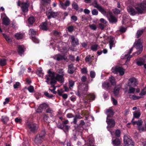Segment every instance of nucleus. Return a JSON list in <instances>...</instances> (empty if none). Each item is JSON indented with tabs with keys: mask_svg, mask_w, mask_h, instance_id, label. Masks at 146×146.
<instances>
[{
	"mask_svg": "<svg viewBox=\"0 0 146 146\" xmlns=\"http://www.w3.org/2000/svg\"><path fill=\"white\" fill-rule=\"evenodd\" d=\"M63 72L62 69L58 71V73L60 74L48 70V75L45 76V82L47 84H50L52 85H55L57 81L61 83H62L64 81Z\"/></svg>",
	"mask_w": 146,
	"mask_h": 146,
	"instance_id": "nucleus-1",
	"label": "nucleus"
},
{
	"mask_svg": "<svg viewBox=\"0 0 146 146\" xmlns=\"http://www.w3.org/2000/svg\"><path fill=\"white\" fill-rule=\"evenodd\" d=\"M134 7L135 9L131 7H128L127 10L128 13L132 15H134L137 14H141L144 10H146V0L144 1L140 4L136 5Z\"/></svg>",
	"mask_w": 146,
	"mask_h": 146,
	"instance_id": "nucleus-2",
	"label": "nucleus"
},
{
	"mask_svg": "<svg viewBox=\"0 0 146 146\" xmlns=\"http://www.w3.org/2000/svg\"><path fill=\"white\" fill-rule=\"evenodd\" d=\"M112 72L115 74L118 73H119L120 75L122 76L124 73L125 70L123 68L118 66L114 67L112 68L111 69Z\"/></svg>",
	"mask_w": 146,
	"mask_h": 146,
	"instance_id": "nucleus-3",
	"label": "nucleus"
},
{
	"mask_svg": "<svg viewBox=\"0 0 146 146\" xmlns=\"http://www.w3.org/2000/svg\"><path fill=\"white\" fill-rule=\"evenodd\" d=\"M143 42V40L141 39H138L135 42V47L138 51L137 52V55L139 54L142 50V44Z\"/></svg>",
	"mask_w": 146,
	"mask_h": 146,
	"instance_id": "nucleus-4",
	"label": "nucleus"
},
{
	"mask_svg": "<svg viewBox=\"0 0 146 146\" xmlns=\"http://www.w3.org/2000/svg\"><path fill=\"white\" fill-rule=\"evenodd\" d=\"M47 6L48 7L47 8V7H46V9H49L48 11H47L46 13V15L48 18L50 19L51 17H55L57 16L58 15L57 13L52 12L51 8L49 7V6L48 5Z\"/></svg>",
	"mask_w": 146,
	"mask_h": 146,
	"instance_id": "nucleus-5",
	"label": "nucleus"
},
{
	"mask_svg": "<svg viewBox=\"0 0 146 146\" xmlns=\"http://www.w3.org/2000/svg\"><path fill=\"white\" fill-rule=\"evenodd\" d=\"M138 82L137 80L134 77L130 78L127 82V85L128 86H136L138 85Z\"/></svg>",
	"mask_w": 146,
	"mask_h": 146,
	"instance_id": "nucleus-6",
	"label": "nucleus"
},
{
	"mask_svg": "<svg viewBox=\"0 0 146 146\" xmlns=\"http://www.w3.org/2000/svg\"><path fill=\"white\" fill-rule=\"evenodd\" d=\"M106 122L108 124L107 128L108 130L110 131L111 135H112V133L110 130L109 128L113 127L115 126V121L112 119H108V118H107Z\"/></svg>",
	"mask_w": 146,
	"mask_h": 146,
	"instance_id": "nucleus-7",
	"label": "nucleus"
},
{
	"mask_svg": "<svg viewBox=\"0 0 146 146\" xmlns=\"http://www.w3.org/2000/svg\"><path fill=\"white\" fill-rule=\"evenodd\" d=\"M45 139H43L42 136H40V134H37L34 140L35 143L38 146L40 145L43 140Z\"/></svg>",
	"mask_w": 146,
	"mask_h": 146,
	"instance_id": "nucleus-8",
	"label": "nucleus"
},
{
	"mask_svg": "<svg viewBox=\"0 0 146 146\" xmlns=\"http://www.w3.org/2000/svg\"><path fill=\"white\" fill-rule=\"evenodd\" d=\"M124 143L125 146H134L132 140L126 136L124 137Z\"/></svg>",
	"mask_w": 146,
	"mask_h": 146,
	"instance_id": "nucleus-9",
	"label": "nucleus"
},
{
	"mask_svg": "<svg viewBox=\"0 0 146 146\" xmlns=\"http://www.w3.org/2000/svg\"><path fill=\"white\" fill-rule=\"evenodd\" d=\"M136 20H131L129 19V17L127 16H123V17L122 23L123 24H126V23L133 24L135 22H137Z\"/></svg>",
	"mask_w": 146,
	"mask_h": 146,
	"instance_id": "nucleus-10",
	"label": "nucleus"
},
{
	"mask_svg": "<svg viewBox=\"0 0 146 146\" xmlns=\"http://www.w3.org/2000/svg\"><path fill=\"white\" fill-rule=\"evenodd\" d=\"M87 142L85 146H95L94 145V139L92 135L87 137Z\"/></svg>",
	"mask_w": 146,
	"mask_h": 146,
	"instance_id": "nucleus-11",
	"label": "nucleus"
},
{
	"mask_svg": "<svg viewBox=\"0 0 146 146\" xmlns=\"http://www.w3.org/2000/svg\"><path fill=\"white\" fill-rule=\"evenodd\" d=\"M27 126L30 130L33 132L36 131L38 127V125L37 124L32 122L29 123Z\"/></svg>",
	"mask_w": 146,
	"mask_h": 146,
	"instance_id": "nucleus-12",
	"label": "nucleus"
},
{
	"mask_svg": "<svg viewBox=\"0 0 146 146\" xmlns=\"http://www.w3.org/2000/svg\"><path fill=\"white\" fill-rule=\"evenodd\" d=\"M70 4V2L69 0H66L65 3H63L62 1H59V5L60 7L63 9H65Z\"/></svg>",
	"mask_w": 146,
	"mask_h": 146,
	"instance_id": "nucleus-13",
	"label": "nucleus"
},
{
	"mask_svg": "<svg viewBox=\"0 0 146 146\" xmlns=\"http://www.w3.org/2000/svg\"><path fill=\"white\" fill-rule=\"evenodd\" d=\"M29 5V3L27 2H24L21 3V9L23 12L25 13L28 11V7Z\"/></svg>",
	"mask_w": 146,
	"mask_h": 146,
	"instance_id": "nucleus-14",
	"label": "nucleus"
},
{
	"mask_svg": "<svg viewBox=\"0 0 146 146\" xmlns=\"http://www.w3.org/2000/svg\"><path fill=\"white\" fill-rule=\"evenodd\" d=\"M48 107V105L45 103L40 104L39 106L36 111L37 112H41L43 110L46 109Z\"/></svg>",
	"mask_w": 146,
	"mask_h": 146,
	"instance_id": "nucleus-15",
	"label": "nucleus"
},
{
	"mask_svg": "<svg viewBox=\"0 0 146 146\" xmlns=\"http://www.w3.org/2000/svg\"><path fill=\"white\" fill-rule=\"evenodd\" d=\"M71 38L72 44L74 46L79 44L78 40L77 38H75L74 36H71L70 38Z\"/></svg>",
	"mask_w": 146,
	"mask_h": 146,
	"instance_id": "nucleus-16",
	"label": "nucleus"
},
{
	"mask_svg": "<svg viewBox=\"0 0 146 146\" xmlns=\"http://www.w3.org/2000/svg\"><path fill=\"white\" fill-rule=\"evenodd\" d=\"M145 57H144L143 58H139L137 59L136 62L137 64L140 66L143 65L144 64L145 62Z\"/></svg>",
	"mask_w": 146,
	"mask_h": 146,
	"instance_id": "nucleus-17",
	"label": "nucleus"
},
{
	"mask_svg": "<svg viewBox=\"0 0 146 146\" xmlns=\"http://www.w3.org/2000/svg\"><path fill=\"white\" fill-rule=\"evenodd\" d=\"M129 88L128 89L127 88H125L124 90L125 92H127L129 94H134L135 90V88L133 87V86H129Z\"/></svg>",
	"mask_w": 146,
	"mask_h": 146,
	"instance_id": "nucleus-18",
	"label": "nucleus"
},
{
	"mask_svg": "<svg viewBox=\"0 0 146 146\" xmlns=\"http://www.w3.org/2000/svg\"><path fill=\"white\" fill-rule=\"evenodd\" d=\"M114 137H113L112 143L114 146H119L121 143L120 140L117 138L114 139Z\"/></svg>",
	"mask_w": 146,
	"mask_h": 146,
	"instance_id": "nucleus-19",
	"label": "nucleus"
},
{
	"mask_svg": "<svg viewBox=\"0 0 146 146\" xmlns=\"http://www.w3.org/2000/svg\"><path fill=\"white\" fill-rule=\"evenodd\" d=\"M132 50L133 48H132L129 50V51L128 52V54H125L124 58H123V56H121V58L123 59H127V60H129L132 57V56H130L129 54L132 52Z\"/></svg>",
	"mask_w": 146,
	"mask_h": 146,
	"instance_id": "nucleus-20",
	"label": "nucleus"
},
{
	"mask_svg": "<svg viewBox=\"0 0 146 146\" xmlns=\"http://www.w3.org/2000/svg\"><path fill=\"white\" fill-rule=\"evenodd\" d=\"M25 47L23 45L19 46L18 47V52L21 56L23 55L24 50L25 49Z\"/></svg>",
	"mask_w": 146,
	"mask_h": 146,
	"instance_id": "nucleus-21",
	"label": "nucleus"
},
{
	"mask_svg": "<svg viewBox=\"0 0 146 146\" xmlns=\"http://www.w3.org/2000/svg\"><path fill=\"white\" fill-rule=\"evenodd\" d=\"M50 0H41V5L42 6V5H43L42 7V9L44 11L45 10V6L47 3H49L50 2Z\"/></svg>",
	"mask_w": 146,
	"mask_h": 146,
	"instance_id": "nucleus-22",
	"label": "nucleus"
},
{
	"mask_svg": "<svg viewBox=\"0 0 146 146\" xmlns=\"http://www.w3.org/2000/svg\"><path fill=\"white\" fill-rule=\"evenodd\" d=\"M114 38L112 36H110V40L109 41L110 48V49H112L113 47L115 46V42H114Z\"/></svg>",
	"mask_w": 146,
	"mask_h": 146,
	"instance_id": "nucleus-23",
	"label": "nucleus"
},
{
	"mask_svg": "<svg viewBox=\"0 0 146 146\" xmlns=\"http://www.w3.org/2000/svg\"><path fill=\"white\" fill-rule=\"evenodd\" d=\"M106 113L107 115V118H108V119L109 117H112L113 114V112L111 108L107 110Z\"/></svg>",
	"mask_w": 146,
	"mask_h": 146,
	"instance_id": "nucleus-24",
	"label": "nucleus"
},
{
	"mask_svg": "<svg viewBox=\"0 0 146 146\" xmlns=\"http://www.w3.org/2000/svg\"><path fill=\"white\" fill-rule=\"evenodd\" d=\"M98 9L102 14L106 16H108V14H109V11H106L101 6Z\"/></svg>",
	"mask_w": 146,
	"mask_h": 146,
	"instance_id": "nucleus-25",
	"label": "nucleus"
},
{
	"mask_svg": "<svg viewBox=\"0 0 146 146\" xmlns=\"http://www.w3.org/2000/svg\"><path fill=\"white\" fill-rule=\"evenodd\" d=\"M141 113L139 110H137L133 112V118L132 119V121L133 120L134 118H139L140 116Z\"/></svg>",
	"mask_w": 146,
	"mask_h": 146,
	"instance_id": "nucleus-26",
	"label": "nucleus"
},
{
	"mask_svg": "<svg viewBox=\"0 0 146 146\" xmlns=\"http://www.w3.org/2000/svg\"><path fill=\"white\" fill-rule=\"evenodd\" d=\"M109 14L110 16L109 21L111 23H115L117 21V19L115 17L111 15V13L110 11H109Z\"/></svg>",
	"mask_w": 146,
	"mask_h": 146,
	"instance_id": "nucleus-27",
	"label": "nucleus"
},
{
	"mask_svg": "<svg viewBox=\"0 0 146 146\" xmlns=\"http://www.w3.org/2000/svg\"><path fill=\"white\" fill-rule=\"evenodd\" d=\"M132 123L133 125H134L135 123H136L137 125V127H140L142 125L143 123V121L141 119H139L137 121H133L132 120Z\"/></svg>",
	"mask_w": 146,
	"mask_h": 146,
	"instance_id": "nucleus-28",
	"label": "nucleus"
},
{
	"mask_svg": "<svg viewBox=\"0 0 146 146\" xmlns=\"http://www.w3.org/2000/svg\"><path fill=\"white\" fill-rule=\"evenodd\" d=\"M64 44H66V43H64L62 42H60L58 43H56L55 44V46L57 47L59 51H60L61 50V48H63L62 46Z\"/></svg>",
	"mask_w": 146,
	"mask_h": 146,
	"instance_id": "nucleus-29",
	"label": "nucleus"
},
{
	"mask_svg": "<svg viewBox=\"0 0 146 146\" xmlns=\"http://www.w3.org/2000/svg\"><path fill=\"white\" fill-rule=\"evenodd\" d=\"M75 68L74 67L72 64H70L68 66V72L70 74H72L74 72Z\"/></svg>",
	"mask_w": 146,
	"mask_h": 146,
	"instance_id": "nucleus-30",
	"label": "nucleus"
},
{
	"mask_svg": "<svg viewBox=\"0 0 146 146\" xmlns=\"http://www.w3.org/2000/svg\"><path fill=\"white\" fill-rule=\"evenodd\" d=\"M120 87V86L118 85L115 88L113 93L115 96H117L118 95Z\"/></svg>",
	"mask_w": 146,
	"mask_h": 146,
	"instance_id": "nucleus-31",
	"label": "nucleus"
},
{
	"mask_svg": "<svg viewBox=\"0 0 146 146\" xmlns=\"http://www.w3.org/2000/svg\"><path fill=\"white\" fill-rule=\"evenodd\" d=\"M24 34L23 33L19 32L16 33L15 35V36L17 39H21L23 38Z\"/></svg>",
	"mask_w": 146,
	"mask_h": 146,
	"instance_id": "nucleus-32",
	"label": "nucleus"
},
{
	"mask_svg": "<svg viewBox=\"0 0 146 146\" xmlns=\"http://www.w3.org/2000/svg\"><path fill=\"white\" fill-rule=\"evenodd\" d=\"M53 58L57 60H62L63 59V57L59 54L53 56Z\"/></svg>",
	"mask_w": 146,
	"mask_h": 146,
	"instance_id": "nucleus-33",
	"label": "nucleus"
},
{
	"mask_svg": "<svg viewBox=\"0 0 146 146\" xmlns=\"http://www.w3.org/2000/svg\"><path fill=\"white\" fill-rule=\"evenodd\" d=\"M95 96L93 94H90L87 96L86 97V99L89 100V102H91L94 100L95 98Z\"/></svg>",
	"mask_w": 146,
	"mask_h": 146,
	"instance_id": "nucleus-34",
	"label": "nucleus"
},
{
	"mask_svg": "<svg viewBox=\"0 0 146 146\" xmlns=\"http://www.w3.org/2000/svg\"><path fill=\"white\" fill-rule=\"evenodd\" d=\"M40 29L44 30H47L48 29L47 27V24L46 23H43L40 25Z\"/></svg>",
	"mask_w": 146,
	"mask_h": 146,
	"instance_id": "nucleus-35",
	"label": "nucleus"
},
{
	"mask_svg": "<svg viewBox=\"0 0 146 146\" xmlns=\"http://www.w3.org/2000/svg\"><path fill=\"white\" fill-rule=\"evenodd\" d=\"M10 20L7 17L3 18V24L7 25L9 24Z\"/></svg>",
	"mask_w": 146,
	"mask_h": 146,
	"instance_id": "nucleus-36",
	"label": "nucleus"
},
{
	"mask_svg": "<svg viewBox=\"0 0 146 146\" xmlns=\"http://www.w3.org/2000/svg\"><path fill=\"white\" fill-rule=\"evenodd\" d=\"M29 33L31 38L35 36L36 35V32L33 29H30Z\"/></svg>",
	"mask_w": 146,
	"mask_h": 146,
	"instance_id": "nucleus-37",
	"label": "nucleus"
},
{
	"mask_svg": "<svg viewBox=\"0 0 146 146\" xmlns=\"http://www.w3.org/2000/svg\"><path fill=\"white\" fill-rule=\"evenodd\" d=\"M7 64V60L4 58L0 59V65L3 66Z\"/></svg>",
	"mask_w": 146,
	"mask_h": 146,
	"instance_id": "nucleus-38",
	"label": "nucleus"
},
{
	"mask_svg": "<svg viewBox=\"0 0 146 146\" xmlns=\"http://www.w3.org/2000/svg\"><path fill=\"white\" fill-rule=\"evenodd\" d=\"M93 56H92V57H91L90 55H88L87 56L85 59V60L86 62H88L89 63H90L91 62V60L92 58V57H93Z\"/></svg>",
	"mask_w": 146,
	"mask_h": 146,
	"instance_id": "nucleus-39",
	"label": "nucleus"
},
{
	"mask_svg": "<svg viewBox=\"0 0 146 146\" xmlns=\"http://www.w3.org/2000/svg\"><path fill=\"white\" fill-rule=\"evenodd\" d=\"M36 73L40 77H42L43 75V73L42 72L41 68H39L37 70Z\"/></svg>",
	"mask_w": 146,
	"mask_h": 146,
	"instance_id": "nucleus-40",
	"label": "nucleus"
},
{
	"mask_svg": "<svg viewBox=\"0 0 146 146\" xmlns=\"http://www.w3.org/2000/svg\"><path fill=\"white\" fill-rule=\"evenodd\" d=\"M109 79L110 82L112 85L115 84L116 82L115 79L113 77L111 76L109 78Z\"/></svg>",
	"mask_w": 146,
	"mask_h": 146,
	"instance_id": "nucleus-41",
	"label": "nucleus"
},
{
	"mask_svg": "<svg viewBox=\"0 0 146 146\" xmlns=\"http://www.w3.org/2000/svg\"><path fill=\"white\" fill-rule=\"evenodd\" d=\"M35 19L34 17H31L29 18L28 21L31 25H32L35 21Z\"/></svg>",
	"mask_w": 146,
	"mask_h": 146,
	"instance_id": "nucleus-42",
	"label": "nucleus"
},
{
	"mask_svg": "<svg viewBox=\"0 0 146 146\" xmlns=\"http://www.w3.org/2000/svg\"><path fill=\"white\" fill-rule=\"evenodd\" d=\"M74 84V82L71 80H69V87L70 89L72 88Z\"/></svg>",
	"mask_w": 146,
	"mask_h": 146,
	"instance_id": "nucleus-43",
	"label": "nucleus"
},
{
	"mask_svg": "<svg viewBox=\"0 0 146 146\" xmlns=\"http://www.w3.org/2000/svg\"><path fill=\"white\" fill-rule=\"evenodd\" d=\"M98 46L97 44L92 45L91 47V49L94 51H96L98 48Z\"/></svg>",
	"mask_w": 146,
	"mask_h": 146,
	"instance_id": "nucleus-44",
	"label": "nucleus"
},
{
	"mask_svg": "<svg viewBox=\"0 0 146 146\" xmlns=\"http://www.w3.org/2000/svg\"><path fill=\"white\" fill-rule=\"evenodd\" d=\"M143 31V30H139L137 31L136 37L137 38L139 37L142 34Z\"/></svg>",
	"mask_w": 146,
	"mask_h": 146,
	"instance_id": "nucleus-45",
	"label": "nucleus"
},
{
	"mask_svg": "<svg viewBox=\"0 0 146 146\" xmlns=\"http://www.w3.org/2000/svg\"><path fill=\"white\" fill-rule=\"evenodd\" d=\"M109 84L108 82H104L102 85V86L103 88L104 89H107L109 87Z\"/></svg>",
	"mask_w": 146,
	"mask_h": 146,
	"instance_id": "nucleus-46",
	"label": "nucleus"
},
{
	"mask_svg": "<svg viewBox=\"0 0 146 146\" xmlns=\"http://www.w3.org/2000/svg\"><path fill=\"white\" fill-rule=\"evenodd\" d=\"M1 120L2 121L5 123L6 122L8 121L9 118L5 116H2Z\"/></svg>",
	"mask_w": 146,
	"mask_h": 146,
	"instance_id": "nucleus-47",
	"label": "nucleus"
},
{
	"mask_svg": "<svg viewBox=\"0 0 146 146\" xmlns=\"http://www.w3.org/2000/svg\"><path fill=\"white\" fill-rule=\"evenodd\" d=\"M89 27L91 29L94 30H95L97 29V27L94 24L90 25Z\"/></svg>",
	"mask_w": 146,
	"mask_h": 146,
	"instance_id": "nucleus-48",
	"label": "nucleus"
},
{
	"mask_svg": "<svg viewBox=\"0 0 146 146\" xmlns=\"http://www.w3.org/2000/svg\"><path fill=\"white\" fill-rule=\"evenodd\" d=\"M53 33L54 36L58 37L59 36L61 35L60 32H58L56 31H53Z\"/></svg>",
	"mask_w": 146,
	"mask_h": 146,
	"instance_id": "nucleus-49",
	"label": "nucleus"
},
{
	"mask_svg": "<svg viewBox=\"0 0 146 146\" xmlns=\"http://www.w3.org/2000/svg\"><path fill=\"white\" fill-rule=\"evenodd\" d=\"M27 89L31 93L33 92L34 91V87L33 86H30Z\"/></svg>",
	"mask_w": 146,
	"mask_h": 146,
	"instance_id": "nucleus-50",
	"label": "nucleus"
},
{
	"mask_svg": "<svg viewBox=\"0 0 146 146\" xmlns=\"http://www.w3.org/2000/svg\"><path fill=\"white\" fill-rule=\"evenodd\" d=\"M146 93V86L142 90L140 94L141 96H143Z\"/></svg>",
	"mask_w": 146,
	"mask_h": 146,
	"instance_id": "nucleus-51",
	"label": "nucleus"
},
{
	"mask_svg": "<svg viewBox=\"0 0 146 146\" xmlns=\"http://www.w3.org/2000/svg\"><path fill=\"white\" fill-rule=\"evenodd\" d=\"M32 39L33 41L35 43H38L39 42V40L35 36L32 38Z\"/></svg>",
	"mask_w": 146,
	"mask_h": 146,
	"instance_id": "nucleus-52",
	"label": "nucleus"
},
{
	"mask_svg": "<svg viewBox=\"0 0 146 146\" xmlns=\"http://www.w3.org/2000/svg\"><path fill=\"white\" fill-rule=\"evenodd\" d=\"M129 97L131 99L133 100L138 99L140 98V97L139 96H137L135 95L130 96Z\"/></svg>",
	"mask_w": 146,
	"mask_h": 146,
	"instance_id": "nucleus-53",
	"label": "nucleus"
},
{
	"mask_svg": "<svg viewBox=\"0 0 146 146\" xmlns=\"http://www.w3.org/2000/svg\"><path fill=\"white\" fill-rule=\"evenodd\" d=\"M72 6L76 10H78V5L76 3L74 2L72 4Z\"/></svg>",
	"mask_w": 146,
	"mask_h": 146,
	"instance_id": "nucleus-54",
	"label": "nucleus"
},
{
	"mask_svg": "<svg viewBox=\"0 0 146 146\" xmlns=\"http://www.w3.org/2000/svg\"><path fill=\"white\" fill-rule=\"evenodd\" d=\"M63 126V128L64 129V131L66 132V131H68L70 127L66 125H64Z\"/></svg>",
	"mask_w": 146,
	"mask_h": 146,
	"instance_id": "nucleus-55",
	"label": "nucleus"
},
{
	"mask_svg": "<svg viewBox=\"0 0 146 146\" xmlns=\"http://www.w3.org/2000/svg\"><path fill=\"white\" fill-rule=\"evenodd\" d=\"M3 35L4 36V37L5 38L6 40L9 42H11V40L10 38H9V37L6 35L5 34H3Z\"/></svg>",
	"mask_w": 146,
	"mask_h": 146,
	"instance_id": "nucleus-56",
	"label": "nucleus"
},
{
	"mask_svg": "<svg viewBox=\"0 0 146 146\" xmlns=\"http://www.w3.org/2000/svg\"><path fill=\"white\" fill-rule=\"evenodd\" d=\"M115 136L117 137H119L120 136V131L118 129L116 130L115 132Z\"/></svg>",
	"mask_w": 146,
	"mask_h": 146,
	"instance_id": "nucleus-57",
	"label": "nucleus"
},
{
	"mask_svg": "<svg viewBox=\"0 0 146 146\" xmlns=\"http://www.w3.org/2000/svg\"><path fill=\"white\" fill-rule=\"evenodd\" d=\"M92 14L93 15H97L98 14V11L96 9H94L92 11Z\"/></svg>",
	"mask_w": 146,
	"mask_h": 146,
	"instance_id": "nucleus-58",
	"label": "nucleus"
},
{
	"mask_svg": "<svg viewBox=\"0 0 146 146\" xmlns=\"http://www.w3.org/2000/svg\"><path fill=\"white\" fill-rule=\"evenodd\" d=\"M59 96H61L64 91L62 89L58 90H57Z\"/></svg>",
	"mask_w": 146,
	"mask_h": 146,
	"instance_id": "nucleus-59",
	"label": "nucleus"
},
{
	"mask_svg": "<svg viewBox=\"0 0 146 146\" xmlns=\"http://www.w3.org/2000/svg\"><path fill=\"white\" fill-rule=\"evenodd\" d=\"M44 95L46 97L49 98H52L53 97V95L51 94H49L47 92H45L44 93Z\"/></svg>",
	"mask_w": 146,
	"mask_h": 146,
	"instance_id": "nucleus-60",
	"label": "nucleus"
},
{
	"mask_svg": "<svg viewBox=\"0 0 146 146\" xmlns=\"http://www.w3.org/2000/svg\"><path fill=\"white\" fill-rule=\"evenodd\" d=\"M138 128V130L141 132L145 130V129L141 125L140 127H139Z\"/></svg>",
	"mask_w": 146,
	"mask_h": 146,
	"instance_id": "nucleus-61",
	"label": "nucleus"
},
{
	"mask_svg": "<svg viewBox=\"0 0 146 146\" xmlns=\"http://www.w3.org/2000/svg\"><path fill=\"white\" fill-rule=\"evenodd\" d=\"M42 117L43 120L45 121H46L48 119V117L45 114H44L42 116Z\"/></svg>",
	"mask_w": 146,
	"mask_h": 146,
	"instance_id": "nucleus-62",
	"label": "nucleus"
},
{
	"mask_svg": "<svg viewBox=\"0 0 146 146\" xmlns=\"http://www.w3.org/2000/svg\"><path fill=\"white\" fill-rule=\"evenodd\" d=\"M95 73L93 71H91L90 72V76L92 78H94L95 76Z\"/></svg>",
	"mask_w": 146,
	"mask_h": 146,
	"instance_id": "nucleus-63",
	"label": "nucleus"
},
{
	"mask_svg": "<svg viewBox=\"0 0 146 146\" xmlns=\"http://www.w3.org/2000/svg\"><path fill=\"white\" fill-rule=\"evenodd\" d=\"M20 83L19 82H17L14 85L13 87L15 89H17L18 88V87L19 86Z\"/></svg>",
	"mask_w": 146,
	"mask_h": 146,
	"instance_id": "nucleus-64",
	"label": "nucleus"
}]
</instances>
